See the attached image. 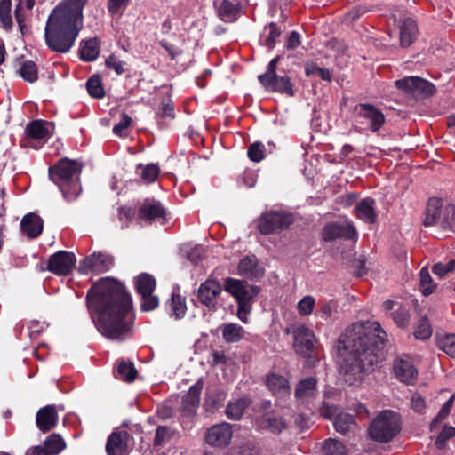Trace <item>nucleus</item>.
<instances>
[{"label": "nucleus", "instance_id": "55", "mask_svg": "<svg viewBox=\"0 0 455 455\" xmlns=\"http://www.w3.org/2000/svg\"><path fill=\"white\" fill-rule=\"evenodd\" d=\"M156 115L157 117H159L161 119H165V118L174 119L175 118L174 106L172 103L171 100H163L161 102V106L158 108L157 111L156 112Z\"/></svg>", "mask_w": 455, "mask_h": 455}, {"label": "nucleus", "instance_id": "1", "mask_svg": "<svg viewBox=\"0 0 455 455\" xmlns=\"http://www.w3.org/2000/svg\"><path fill=\"white\" fill-rule=\"evenodd\" d=\"M85 301L102 336L124 340L132 335L135 320L132 299L123 283L113 277H101L87 291Z\"/></svg>", "mask_w": 455, "mask_h": 455}, {"label": "nucleus", "instance_id": "8", "mask_svg": "<svg viewBox=\"0 0 455 455\" xmlns=\"http://www.w3.org/2000/svg\"><path fill=\"white\" fill-rule=\"evenodd\" d=\"M255 424L260 431L280 435L290 429L291 419L283 411H269L258 417Z\"/></svg>", "mask_w": 455, "mask_h": 455}, {"label": "nucleus", "instance_id": "40", "mask_svg": "<svg viewBox=\"0 0 455 455\" xmlns=\"http://www.w3.org/2000/svg\"><path fill=\"white\" fill-rule=\"evenodd\" d=\"M89 95L94 99H101L105 96L101 76L99 74L92 75L86 82Z\"/></svg>", "mask_w": 455, "mask_h": 455}, {"label": "nucleus", "instance_id": "27", "mask_svg": "<svg viewBox=\"0 0 455 455\" xmlns=\"http://www.w3.org/2000/svg\"><path fill=\"white\" fill-rule=\"evenodd\" d=\"M100 52V41L97 37L82 40L80 43L79 58L84 62L94 61Z\"/></svg>", "mask_w": 455, "mask_h": 455}, {"label": "nucleus", "instance_id": "2", "mask_svg": "<svg viewBox=\"0 0 455 455\" xmlns=\"http://www.w3.org/2000/svg\"><path fill=\"white\" fill-rule=\"evenodd\" d=\"M387 333L378 322L355 323L338 339L340 372L349 385L361 382L383 355Z\"/></svg>", "mask_w": 455, "mask_h": 455}, {"label": "nucleus", "instance_id": "47", "mask_svg": "<svg viewBox=\"0 0 455 455\" xmlns=\"http://www.w3.org/2000/svg\"><path fill=\"white\" fill-rule=\"evenodd\" d=\"M432 326L427 316H422L416 326L413 333L415 339L419 340H427L432 336Z\"/></svg>", "mask_w": 455, "mask_h": 455}, {"label": "nucleus", "instance_id": "18", "mask_svg": "<svg viewBox=\"0 0 455 455\" xmlns=\"http://www.w3.org/2000/svg\"><path fill=\"white\" fill-rule=\"evenodd\" d=\"M221 291L222 287L220 283L214 279L208 278L200 284L197 290V299L210 310L215 309L217 299Z\"/></svg>", "mask_w": 455, "mask_h": 455}, {"label": "nucleus", "instance_id": "35", "mask_svg": "<svg viewBox=\"0 0 455 455\" xmlns=\"http://www.w3.org/2000/svg\"><path fill=\"white\" fill-rule=\"evenodd\" d=\"M250 398L242 397L235 402H229L226 407V415L231 420H239L242 419L244 411L251 405Z\"/></svg>", "mask_w": 455, "mask_h": 455}, {"label": "nucleus", "instance_id": "31", "mask_svg": "<svg viewBox=\"0 0 455 455\" xmlns=\"http://www.w3.org/2000/svg\"><path fill=\"white\" fill-rule=\"evenodd\" d=\"M44 37L48 47L57 52V6L52 10L48 17L44 28Z\"/></svg>", "mask_w": 455, "mask_h": 455}, {"label": "nucleus", "instance_id": "3", "mask_svg": "<svg viewBox=\"0 0 455 455\" xmlns=\"http://www.w3.org/2000/svg\"><path fill=\"white\" fill-rule=\"evenodd\" d=\"M88 0L59 3V53L68 52L84 27V8Z\"/></svg>", "mask_w": 455, "mask_h": 455}, {"label": "nucleus", "instance_id": "61", "mask_svg": "<svg viewBox=\"0 0 455 455\" xmlns=\"http://www.w3.org/2000/svg\"><path fill=\"white\" fill-rule=\"evenodd\" d=\"M411 407L415 412L423 414L426 409L425 399L419 395H412L411 399Z\"/></svg>", "mask_w": 455, "mask_h": 455}, {"label": "nucleus", "instance_id": "64", "mask_svg": "<svg viewBox=\"0 0 455 455\" xmlns=\"http://www.w3.org/2000/svg\"><path fill=\"white\" fill-rule=\"evenodd\" d=\"M159 44L162 48H164L167 52L171 60H174L178 55L181 53V50L175 47L166 40H161Z\"/></svg>", "mask_w": 455, "mask_h": 455}, {"label": "nucleus", "instance_id": "4", "mask_svg": "<svg viewBox=\"0 0 455 455\" xmlns=\"http://www.w3.org/2000/svg\"><path fill=\"white\" fill-rule=\"evenodd\" d=\"M224 290L237 301V316L243 323H248L247 315L252 310V304L259 294V286L249 284L247 281L227 277Z\"/></svg>", "mask_w": 455, "mask_h": 455}, {"label": "nucleus", "instance_id": "56", "mask_svg": "<svg viewBox=\"0 0 455 455\" xmlns=\"http://www.w3.org/2000/svg\"><path fill=\"white\" fill-rule=\"evenodd\" d=\"M264 145L261 142L256 141L252 143L247 152L249 159L252 162L259 163L264 158Z\"/></svg>", "mask_w": 455, "mask_h": 455}, {"label": "nucleus", "instance_id": "38", "mask_svg": "<svg viewBox=\"0 0 455 455\" xmlns=\"http://www.w3.org/2000/svg\"><path fill=\"white\" fill-rule=\"evenodd\" d=\"M437 347L451 357H455V334H435Z\"/></svg>", "mask_w": 455, "mask_h": 455}, {"label": "nucleus", "instance_id": "23", "mask_svg": "<svg viewBox=\"0 0 455 455\" xmlns=\"http://www.w3.org/2000/svg\"><path fill=\"white\" fill-rule=\"evenodd\" d=\"M266 386L271 394L278 399H285L291 395L289 380L283 375L269 373L266 378Z\"/></svg>", "mask_w": 455, "mask_h": 455}, {"label": "nucleus", "instance_id": "48", "mask_svg": "<svg viewBox=\"0 0 455 455\" xmlns=\"http://www.w3.org/2000/svg\"><path fill=\"white\" fill-rule=\"evenodd\" d=\"M455 400V394H453L442 406L437 415L433 419L430 424V430L433 431L443 420H444L450 414Z\"/></svg>", "mask_w": 455, "mask_h": 455}, {"label": "nucleus", "instance_id": "42", "mask_svg": "<svg viewBox=\"0 0 455 455\" xmlns=\"http://www.w3.org/2000/svg\"><path fill=\"white\" fill-rule=\"evenodd\" d=\"M243 328L237 323L225 324L222 330L223 339L228 343H235L243 339Z\"/></svg>", "mask_w": 455, "mask_h": 455}, {"label": "nucleus", "instance_id": "15", "mask_svg": "<svg viewBox=\"0 0 455 455\" xmlns=\"http://www.w3.org/2000/svg\"><path fill=\"white\" fill-rule=\"evenodd\" d=\"M232 436V425L222 422L209 427L205 433L204 440L212 447L225 448L230 444Z\"/></svg>", "mask_w": 455, "mask_h": 455}, {"label": "nucleus", "instance_id": "33", "mask_svg": "<svg viewBox=\"0 0 455 455\" xmlns=\"http://www.w3.org/2000/svg\"><path fill=\"white\" fill-rule=\"evenodd\" d=\"M57 454V434L50 435L42 445L29 448L25 455H56Z\"/></svg>", "mask_w": 455, "mask_h": 455}, {"label": "nucleus", "instance_id": "16", "mask_svg": "<svg viewBox=\"0 0 455 455\" xmlns=\"http://www.w3.org/2000/svg\"><path fill=\"white\" fill-rule=\"evenodd\" d=\"M324 242H333L337 239L353 240L357 236L355 228L349 223L328 222L321 232Z\"/></svg>", "mask_w": 455, "mask_h": 455}, {"label": "nucleus", "instance_id": "58", "mask_svg": "<svg viewBox=\"0 0 455 455\" xmlns=\"http://www.w3.org/2000/svg\"><path fill=\"white\" fill-rule=\"evenodd\" d=\"M171 428L166 426H159L156 428V435L154 439V445L155 446H161L163 443L171 438Z\"/></svg>", "mask_w": 455, "mask_h": 455}, {"label": "nucleus", "instance_id": "45", "mask_svg": "<svg viewBox=\"0 0 455 455\" xmlns=\"http://www.w3.org/2000/svg\"><path fill=\"white\" fill-rule=\"evenodd\" d=\"M436 285L433 283L432 277L427 267L419 272V290L424 296H429L435 290Z\"/></svg>", "mask_w": 455, "mask_h": 455}, {"label": "nucleus", "instance_id": "32", "mask_svg": "<svg viewBox=\"0 0 455 455\" xmlns=\"http://www.w3.org/2000/svg\"><path fill=\"white\" fill-rule=\"evenodd\" d=\"M443 207V200L437 197H431L427 201L426 216L423 224L426 227L432 226L437 222L441 217V209Z\"/></svg>", "mask_w": 455, "mask_h": 455}, {"label": "nucleus", "instance_id": "39", "mask_svg": "<svg viewBox=\"0 0 455 455\" xmlns=\"http://www.w3.org/2000/svg\"><path fill=\"white\" fill-rule=\"evenodd\" d=\"M136 172L146 183H153L159 176L160 168L155 164L146 165L140 164L137 166Z\"/></svg>", "mask_w": 455, "mask_h": 455}, {"label": "nucleus", "instance_id": "28", "mask_svg": "<svg viewBox=\"0 0 455 455\" xmlns=\"http://www.w3.org/2000/svg\"><path fill=\"white\" fill-rule=\"evenodd\" d=\"M374 206L375 200L371 197H366L357 204L355 208V212L361 220L368 224H373L377 220Z\"/></svg>", "mask_w": 455, "mask_h": 455}, {"label": "nucleus", "instance_id": "7", "mask_svg": "<svg viewBox=\"0 0 455 455\" xmlns=\"http://www.w3.org/2000/svg\"><path fill=\"white\" fill-rule=\"evenodd\" d=\"M294 222L291 213L283 211H268L260 215L257 228L262 235H270L287 229Z\"/></svg>", "mask_w": 455, "mask_h": 455}, {"label": "nucleus", "instance_id": "13", "mask_svg": "<svg viewBox=\"0 0 455 455\" xmlns=\"http://www.w3.org/2000/svg\"><path fill=\"white\" fill-rule=\"evenodd\" d=\"M316 339L309 328L300 325L294 331V348L296 353L307 359L315 357Z\"/></svg>", "mask_w": 455, "mask_h": 455}, {"label": "nucleus", "instance_id": "9", "mask_svg": "<svg viewBox=\"0 0 455 455\" xmlns=\"http://www.w3.org/2000/svg\"><path fill=\"white\" fill-rule=\"evenodd\" d=\"M395 87L417 99H425L435 93V86L419 76H405L395 82Z\"/></svg>", "mask_w": 455, "mask_h": 455}, {"label": "nucleus", "instance_id": "20", "mask_svg": "<svg viewBox=\"0 0 455 455\" xmlns=\"http://www.w3.org/2000/svg\"><path fill=\"white\" fill-rule=\"evenodd\" d=\"M132 435L126 430H116L108 438L106 452L108 455H127L129 453L128 442Z\"/></svg>", "mask_w": 455, "mask_h": 455}, {"label": "nucleus", "instance_id": "22", "mask_svg": "<svg viewBox=\"0 0 455 455\" xmlns=\"http://www.w3.org/2000/svg\"><path fill=\"white\" fill-rule=\"evenodd\" d=\"M238 274L251 281H257L264 276L265 270L259 265L257 257L253 254L243 257L238 264Z\"/></svg>", "mask_w": 455, "mask_h": 455}, {"label": "nucleus", "instance_id": "46", "mask_svg": "<svg viewBox=\"0 0 455 455\" xmlns=\"http://www.w3.org/2000/svg\"><path fill=\"white\" fill-rule=\"evenodd\" d=\"M12 2L11 0L0 1V21L3 28L10 31L12 28V19L11 16Z\"/></svg>", "mask_w": 455, "mask_h": 455}, {"label": "nucleus", "instance_id": "41", "mask_svg": "<svg viewBox=\"0 0 455 455\" xmlns=\"http://www.w3.org/2000/svg\"><path fill=\"white\" fill-rule=\"evenodd\" d=\"M322 451L324 455H347V449L337 439L329 438L323 442Z\"/></svg>", "mask_w": 455, "mask_h": 455}, {"label": "nucleus", "instance_id": "37", "mask_svg": "<svg viewBox=\"0 0 455 455\" xmlns=\"http://www.w3.org/2000/svg\"><path fill=\"white\" fill-rule=\"evenodd\" d=\"M76 257L73 252L59 250V275H68L76 267Z\"/></svg>", "mask_w": 455, "mask_h": 455}, {"label": "nucleus", "instance_id": "21", "mask_svg": "<svg viewBox=\"0 0 455 455\" xmlns=\"http://www.w3.org/2000/svg\"><path fill=\"white\" fill-rule=\"evenodd\" d=\"M394 372L395 377L407 385L413 384L418 378V370L415 368L411 357L397 358L394 362Z\"/></svg>", "mask_w": 455, "mask_h": 455}, {"label": "nucleus", "instance_id": "54", "mask_svg": "<svg viewBox=\"0 0 455 455\" xmlns=\"http://www.w3.org/2000/svg\"><path fill=\"white\" fill-rule=\"evenodd\" d=\"M140 310L142 312L155 310L159 306V299L154 292L149 295L145 294V296H140Z\"/></svg>", "mask_w": 455, "mask_h": 455}, {"label": "nucleus", "instance_id": "59", "mask_svg": "<svg viewBox=\"0 0 455 455\" xmlns=\"http://www.w3.org/2000/svg\"><path fill=\"white\" fill-rule=\"evenodd\" d=\"M455 225V204H448L444 209V217L443 220V228L451 229Z\"/></svg>", "mask_w": 455, "mask_h": 455}, {"label": "nucleus", "instance_id": "14", "mask_svg": "<svg viewBox=\"0 0 455 455\" xmlns=\"http://www.w3.org/2000/svg\"><path fill=\"white\" fill-rule=\"evenodd\" d=\"M246 0H215L213 6L217 17L225 23L235 22L243 14Z\"/></svg>", "mask_w": 455, "mask_h": 455}, {"label": "nucleus", "instance_id": "51", "mask_svg": "<svg viewBox=\"0 0 455 455\" xmlns=\"http://www.w3.org/2000/svg\"><path fill=\"white\" fill-rule=\"evenodd\" d=\"M390 314L398 327L405 328L409 325L411 315L405 307L399 305L398 307Z\"/></svg>", "mask_w": 455, "mask_h": 455}, {"label": "nucleus", "instance_id": "26", "mask_svg": "<svg viewBox=\"0 0 455 455\" xmlns=\"http://www.w3.org/2000/svg\"><path fill=\"white\" fill-rule=\"evenodd\" d=\"M317 380L314 377L301 379L295 388V398L302 403L313 399L316 395Z\"/></svg>", "mask_w": 455, "mask_h": 455}, {"label": "nucleus", "instance_id": "24", "mask_svg": "<svg viewBox=\"0 0 455 455\" xmlns=\"http://www.w3.org/2000/svg\"><path fill=\"white\" fill-rule=\"evenodd\" d=\"M20 230L28 238H36L43 231V220L36 213L29 212L22 218Z\"/></svg>", "mask_w": 455, "mask_h": 455}, {"label": "nucleus", "instance_id": "25", "mask_svg": "<svg viewBox=\"0 0 455 455\" xmlns=\"http://www.w3.org/2000/svg\"><path fill=\"white\" fill-rule=\"evenodd\" d=\"M57 410L55 405H47L41 408L36 415V427L42 432H47L55 427Z\"/></svg>", "mask_w": 455, "mask_h": 455}, {"label": "nucleus", "instance_id": "19", "mask_svg": "<svg viewBox=\"0 0 455 455\" xmlns=\"http://www.w3.org/2000/svg\"><path fill=\"white\" fill-rule=\"evenodd\" d=\"M203 387V379H199L184 395L181 402V411L183 415L191 417L196 413V410L200 404Z\"/></svg>", "mask_w": 455, "mask_h": 455}, {"label": "nucleus", "instance_id": "53", "mask_svg": "<svg viewBox=\"0 0 455 455\" xmlns=\"http://www.w3.org/2000/svg\"><path fill=\"white\" fill-rule=\"evenodd\" d=\"M105 65L108 69H112L116 75L121 76L126 72L127 63L119 60L115 54H111L105 60Z\"/></svg>", "mask_w": 455, "mask_h": 455}, {"label": "nucleus", "instance_id": "12", "mask_svg": "<svg viewBox=\"0 0 455 455\" xmlns=\"http://www.w3.org/2000/svg\"><path fill=\"white\" fill-rule=\"evenodd\" d=\"M353 113L356 119L365 120V122L360 121V123L362 124H367L372 132H379L386 122L382 111L371 103H359L355 105Z\"/></svg>", "mask_w": 455, "mask_h": 455}, {"label": "nucleus", "instance_id": "63", "mask_svg": "<svg viewBox=\"0 0 455 455\" xmlns=\"http://www.w3.org/2000/svg\"><path fill=\"white\" fill-rule=\"evenodd\" d=\"M369 11L370 9L367 6L355 5L349 10L347 15L351 20H355Z\"/></svg>", "mask_w": 455, "mask_h": 455}, {"label": "nucleus", "instance_id": "44", "mask_svg": "<svg viewBox=\"0 0 455 455\" xmlns=\"http://www.w3.org/2000/svg\"><path fill=\"white\" fill-rule=\"evenodd\" d=\"M172 314L176 319H181L187 312L186 299L180 294L172 293L169 302Z\"/></svg>", "mask_w": 455, "mask_h": 455}, {"label": "nucleus", "instance_id": "10", "mask_svg": "<svg viewBox=\"0 0 455 455\" xmlns=\"http://www.w3.org/2000/svg\"><path fill=\"white\" fill-rule=\"evenodd\" d=\"M113 266V256L101 251H94L79 262L77 271L82 275H88L89 273L99 275L109 271Z\"/></svg>", "mask_w": 455, "mask_h": 455}, {"label": "nucleus", "instance_id": "29", "mask_svg": "<svg viewBox=\"0 0 455 455\" xmlns=\"http://www.w3.org/2000/svg\"><path fill=\"white\" fill-rule=\"evenodd\" d=\"M54 123L42 120H36L26 127L28 135L33 139H44L54 132Z\"/></svg>", "mask_w": 455, "mask_h": 455}, {"label": "nucleus", "instance_id": "60", "mask_svg": "<svg viewBox=\"0 0 455 455\" xmlns=\"http://www.w3.org/2000/svg\"><path fill=\"white\" fill-rule=\"evenodd\" d=\"M132 122V117L126 113H123L121 116V120L113 127V133L118 136H122L123 131L128 128Z\"/></svg>", "mask_w": 455, "mask_h": 455}, {"label": "nucleus", "instance_id": "49", "mask_svg": "<svg viewBox=\"0 0 455 455\" xmlns=\"http://www.w3.org/2000/svg\"><path fill=\"white\" fill-rule=\"evenodd\" d=\"M305 74L307 76L317 75L322 80L326 82H331L332 80V76L329 69L322 68L315 62H307L305 64Z\"/></svg>", "mask_w": 455, "mask_h": 455}, {"label": "nucleus", "instance_id": "36", "mask_svg": "<svg viewBox=\"0 0 455 455\" xmlns=\"http://www.w3.org/2000/svg\"><path fill=\"white\" fill-rule=\"evenodd\" d=\"M138 375V371L132 362L121 360L118 362L115 371V376L120 380L125 382H133Z\"/></svg>", "mask_w": 455, "mask_h": 455}, {"label": "nucleus", "instance_id": "43", "mask_svg": "<svg viewBox=\"0 0 455 455\" xmlns=\"http://www.w3.org/2000/svg\"><path fill=\"white\" fill-rule=\"evenodd\" d=\"M355 424V418L349 413H340L335 417L333 426L337 432L345 435Z\"/></svg>", "mask_w": 455, "mask_h": 455}, {"label": "nucleus", "instance_id": "50", "mask_svg": "<svg viewBox=\"0 0 455 455\" xmlns=\"http://www.w3.org/2000/svg\"><path fill=\"white\" fill-rule=\"evenodd\" d=\"M20 74L24 80L33 83L37 80V68L34 61L26 60L20 68Z\"/></svg>", "mask_w": 455, "mask_h": 455}, {"label": "nucleus", "instance_id": "34", "mask_svg": "<svg viewBox=\"0 0 455 455\" xmlns=\"http://www.w3.org/2000/svg\"><path fill=\"white\" fill-rule=\"evenodd\" d=\"M418 31L417 23L408 18L404 20L400 28V43L402 47H409L414 42Z\"/></svg>", "mask_w": 455, "mask_h": 455}, {"label": "nucleus", "instance_id": "17", "mask_svg": "<svg viewBox=\"0 0 455 455\" xmlns=\"http://www.w3.org/2000/svg\"><path fill=\"white\" fill-rule=\"evenodd\" d=\"M259 84L269 92L280 93L287 97H294V84L288 75H274L267 77L263 76Z\"/></svg>", "mask_w": 455, "mask_h": 455}, {"label": "nucleus", "instance_id": "5", "mask_svg": "<svg viewBox=\"0 0 455 455\" xmlns=\"http://www.w3.org/2000/svg\"><path fill=\"white\" fill-rule=\"evenodd\" d=\"M83 164L68 157L59 159V190L67 202L77 198L82 191L80 174Z\"/></svg>", "mask_w": 455, "mask_h": 455}, {"label": "nucleus", "instance_id": "6", "mask_svg": "<svg viewBox=\"0 0 455 455\" xmlns=\"http://www.w3.org/2000/svg\"><path fill=\"white\" fill-rule=\"evenodd\" d=\"M401 430L400 414L391 410H384L371 422L368 432L371 440L387 443L398 435Z\"/></svg>", "mask_w": 455, "mask_h": 455}, {"label": "nucleus", "instance_id": "62", "mask_svg": "<svg viewBox=\"0 0 455 455\" xmlns=\"http://www.w3.org/2000/svg\"><path fill=\"white\" fill-rule=\"evenodd\" d=\"M280 59L281 57L278 55L276 57H275L274 59H272L269 63L267 64V71L263 74H260L258 76V80L259 81H261L263 80V76H267V77H269V76H272L274 75H276V69H277V65H278V62L280 61Z\"/></svg>", "mask_w": 455, "mask_h": 455}, {"label": "nucleus", "instance_id": "11", "mask_svg": "<svg viewBox=\"0 0 455 455\" xmlns=\"http://www.w3.org/2000/svg\"><path fill=\"white\" fill-rule=\"evenodd\" d=\"M138 219L147 224L158 220L162 225L168 220L167 211L162 203L155 198H145L137 209Z\"/></svg>", "mask_w": 455, "mask_h": 455}, {"label": "nucleus", "instance_id": "30", "mask_svg": "<svg viewBox=\"0 0 455 455\" xmlns=\"http://www.w3.org/2000/svg\"><path fill=\"white\" fill-rule=\"evenodd\" d=\"M156 287V278L148 273H141L134 277V289L140 296L153 293Z\"/></svg>", "mask_w": 455, "mask_h": 455}, {"label": "nucleus", "instance_id": "57", "mask_svg": "<svg viewBox=\"0 0 455 455\" xmlns=\"http://www.w3.org/2000/svg\"><path fill=\"white\" fill-rule=\"evenodd\" d=\"M315 300L312 296L304 297L298 303V311L300 315H308L313 312L315 307Z\"/></svg>", "mask_w": 455, "mask_h": 455}, {"label": "nucleus", "instance_id": "52", "mask_svg": "<svg viewBox=\"0 0 455 455\" xmlns=\"http://www.w3.org/2000/svg\"><path fill=\"white\" fill-rule=\"evenodd\" d=\"M265 29H269L268 36L265 39L264 45L272 50L275 46L276 39L281 36V28L275 22H270L265 26Z\"/></svg>", "mask_w": 455, "mask_h": 455}]
</instances>
